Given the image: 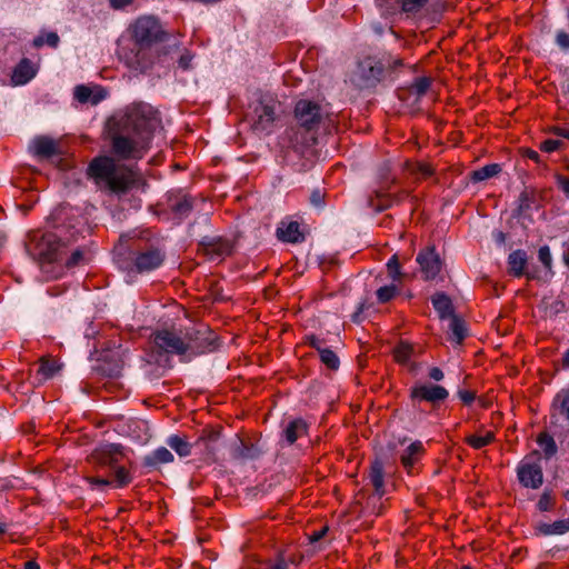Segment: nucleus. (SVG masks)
Masks as SVG:
<instances>
[{
	"instance_id": "obj_1",
	"label": "nucleus",
	"mask_w": 569,
	"mask_h": 569,
	"mask_svg": "<svg viewBox=\"0 0 569 569\" xmlns=\"http://www.w3.org/2000/svg\"><path fill=\"white\" fill-rule=\"evenodd\" d=\"M128 33L129 42L120 47L119 58L128 68L144 72L159 60V44L168 39V32L156 17L141 16L129 26Z\"/></svg>"
},
{
	"instance_id": "obj_2",
	"label": "nucleus",
	"mask_w": 569,
	"mask_h": 569,
	"mask_svg": "<svg viewBox=\"0 0 569 569\" xmlns=\"http://www.w3.org/2000/svg\"><path fill=\"white\" fill-rule=\"evenodd\" d=\"M87 174L99 190L117 196L128 193L140 180L138 170L108 156L93 158Z\"/></svg>"
},
{
	"instance_id": "obj_3",
	"label": "nucleus",
	"mask_w": 569,
	"mask_h": 569,
	"mask_svg": "<svg viewBox=\"0 0 569 569\" xmlns=\"http://www.w3.org/2000/svg\"><path fill=\"white\" fill-rule=\"evenodd\" d=\"M122 246L117 248L118 264L128 274L151 272L160 268L166 260V251L158 244L132 241L127 252Z\"/></svg>"
},
{
	"instance_id": "obj_4",
	"label": "nucleus",
	"mask_w": 569,
	"mask_h": 569,
	"mask_svg": "<svg viewBox=\"0 0 569 569\" xmlns=\"http://www.w3.org/2000/svg\"><path fill=\"white\" fill-rule=\"evenodd\" d=\"M126 459L124 447L119 443H106L97 447L88 456V462L96 471L108 468L113 471V482L117 488H124L132 481L130 469L121 462Z\"/></svg>"
},
{
	"instance_id": "obj_5",
	"label": "nucleus",
	"mask_w": 569,
	"mask_h": 569,
	"mask_svg": "<svg viewBox=\"0 0 569 569\" xmlns=\"http://www.w3.org/2000/svg\"><path fill=\"white\" fill-rule=\"evenodd\" d=\"M30 254L39 262L48 278H57L60 266L57 263L67 254V246L52 232L34 238L28 248Z\"/></svg>"
},
{
	"instance_id": "obj_6",
	"label": "nucleus",
	"mask_w": 569,
	"mask_h": 569,
	"mask_svg": "<svg viewBox=\"0 0 569 569\" xmlns=\"http://www.w3.org/2000/svg\"><path fill=\"white\" fill-rule=\"evenodd\" d=\"M159 124L158 111L144 102H137L127 107L124 117L121 120V126L127 131L139 133L149 139L152 138L153 131Z\"/></svg>"
},
{
	"instance_id": "obj_7",
	"label": "nucleus",
	"mask_w": 569,
	"mask_h": 569,
	"mask_svg": "<svg viewBox=\"0 0 569 569\" xmlns=\"http://www.w3.org/2000/svg\"><path fill=\"white\" fill-rule=\"evenodd\" d=\"M295 118L301 128L312 132L320 128L328 129L333 123L330 112L323 106L306 99L296 103Z\"/></svg>"
},
{
	"instance_id": "obj_8",
	"label": "nucleus",
	"mask_w": 569,
	"mask_h": 569,
	"mask_svg": "<svg viewBox=\"0 0 569 569\" xmlns=\"http://www.w3.org/2000/svg\"><path fill=\"white\" fill-rule=\"evenodd\" d=\"M151 139L139 133L127 131L123 126L111 137V146L113 153L122 159H141L148 149Z\"/></svg>"
},
{
	"instance_id": "obj_9",
	"label": "nucleus",
	"mask_w": 569,
	"mask_h": 569,
	"mask_svg": "<svg viewBox=\"0 0 569 569\" xmlns=\"http://www.w3.org/2000/svg\"><path fill=\"white\" fill-rule=\"evenodd\" d=\"M186 353L202 355L217 348L213 331L204 325H197L183 329Z\"/></svg>"
},
{
	"instance_id": "obj_10",
	"label": "nucleus",
	"mask_w": 569,
	"mask_h": 569,
	"mask_svg": "<svg viewBox=\"0 0 569 569\" xmlns=\"http://www.w3.org/2000/svg\"><path fill=\"white\" fill-rule=\"evenodd\" d=\"M517 477L521 486L538 489L543 483V471L540 465V453L535 450L526 456L517 467Z\"/></svg>"
},
{
	"instance_id": "obj_11",
	"label": "nucleus",
	"mask_w": 569,
	"mask_h": 569,
	"mask_svg": "<svg viewBox=\"0 0 569 569\" xmlns=\"http://www.w3.org/2000/svg\"><path fill=\"white\" fill-rule=\"evenodd\" d=\"M156 351L168 355H186L184 336L182 329H162L152 335Z\"/></svg>"
},
{
	"instance_id": "obj_12",
	"label": "nucleus",
	"mask_w": 569,
	"mask_h": 569,
	"mask_svg": "<svg viewBox=\"0 0 569 569\" xmlns=\"http://www.w3.org/2000/svg\"><path fill=\"white\" fill-rule=\"evenodd\" d=\"M449 396L448 390L439 385L418 383L410 389V402L413 408L420 407L422 402H428L437 408Z\"/></svg>"
},
{
	"instance_id": "obj_13",
	"label": "nucleus",
	"mask_w": 569,
	"mask_h": 569,
	"mask_svg": "<svg viewBox=\"0 0 569 569\" xmlns=\"http://www.w3.org/2000/svg\"><path fill=\"white\" fill-rule=\"evenodd\" d=\"M277 101L272 98L259 100L253 109L252 127L257 131L271 130L276 121Z\"/></svg>"
},
{
	"instance_id": "obj_14",
	"label": "nucleus",
	"mask_w": 569,
	"mask_h": 569,
	"mask_svg": "<svg viewBox=\"0 0 569 569\" xmlns=\"http://www.w3.org/2000/svg\"><path fill=\"white\" fill-rule=\"evenodd\" d=\"M233 246L231 241L221 237H204L199 242V251H201L210 261H222L232 253Z\"/></svg>"
},
{
	"instance_id": "obj_15",
	"label": "nucleus",
	"mask_w": 569,
	"mask_h": 569,
	"mask_svg": "<svg viewBox=\"0 0 569 569\" xmlns=\"http://www.w3.org/2000/svg\"><path fill=\"white\" fill-rule=\"evenodd\" d=\"M416 260L426 280L435 279L441 271L442 261L436 252L435 246H429L420 250Z\"/></svg>"
},
{
	"instance_id": "obj_16",
	"label": "nucleus",
	"mask_w": 569,
	"mask_h": 569,
	"mask_svg": "<svg viewBox=\"0 0 569 569\" xmlns=\"http://www.w3.org/2000/svg\"><path fill=\"white\" fill-rule=\"evenodd\" d=\"M37 74V68L28 58H22L13 68L11 74L12 86H23L33 79Z\"/></svg>"
},
{
	"instance_id": "obj_17",
	"label": "nucleus",
	"mask_w": 569,
	"mask_h": 569,
	"mask_svg": "<svg viewBox=\"0 0 569 569\" xmlns=\"http://www.w3.org/2000/svg\"><path fill=\"white\" fill-rule=\"evenodd\" d=\"M32 149L37 157L43 159H49L60 153L59 142L47 136L34 138Z\"/></svg>"
},
{
	"instance_id": "obj_18",
	"label": "nucleus",
	"mask_w": 569,
	"mask_h": 569,
	"mask_svg": "<svg viewBox=\"0 0 569 569\" xmlns=\"http://www.w3.org/2000/svg\"><path fill=\"white\" fill-rule=\"evenodd\" d=\"M425 455V448L421 441H415L408 446L400 456V462L406 471L411 475L415 466Z\"/></svg>"
},
{
	"instance_id": "obj_19",
	"label": "nucleus",
	"mask_w": 569,
	"mask_h": 569,
	"mask_svg": "<svg viewBox=\"0 0 569 569\" xmlns=\"http://www.w3.org/2000/svg\"><path fill=\"white\" fill-rule=\"evenodd\" d=\"M370 482L375 489V495L370 496V500H380L385 495V471L381 460L376 459L370 467L369 472Z\"/></svg>"
},
{
	"instance_id": "obj_20",
	"label": "nucleus",
	"mask_w": 569,
	"mask_h": 569,
	"mask_svg": "<svg viewBox=\"0 0 569 569\" xmlns=\"http://www.w3.org/2000/svg\"><path fill=\"white\" fill-rule=\"evenodd\" d=\"M277 237L279 240L289 243H299L305 240V233L297 221H282L277 228Z\"/></svg>"
},
{
	"instance_id": "obj_21",
	"label": "nucleus",
	"mask_w": 569,
	"mask_h": 569,
	"mask_svg": "<svg viewBox=\"0 0 569 569\" xmlns=\"http://www.w3.org/2000/svg\"><path fill=\"white\" fill-rule=\"evenodd\" d=\"M550 416L569 421V388L561 389L555 396L550 406Z\"/></svg>"
},
{
	"instance_id": "obj_22",
	"label": "nucleus",
	"mask_w": 569,
	"mask_h": 569,
	"mask_svg": "<svg viewBox=\"0 0 569 569\" xmlns=\"http://www.w3.org/2000/svg\"><path fill=\"white\" fill-rule=\"evenodd\" d=\"M528 262L527 253L523 250H515L508 257V271L513 277H522Z\"/></svg>"
},
{
	"instance_id": "obj_23",
	"label": "nucleus",
	"mask_w": 569,
	"mask_h": 569,
	"mask_svg": "<svg viewBox=\"0 0 569 569\" xmlns=\"http://www.w3.org/2000/svg\"><path fill=\"white\" fill-rule=\"evenodd\" d=\"M536 531L543 536H559L569 531V520H557L553 523L540 522L536 526Z\"/></svg>"
},
{
	"instance_id": "obj_24",
	"label": "nucleus",
	"mask_w": 569,
	"mask_h": 569,
	"mask_svg": "<svg viewBox=\"0 0 569 569\" xmlns=\"http://www.w3.org/2000/svg\"><path fill=\"white\" fill-rule=\"evenodd\" d=\"M407 18H416L428 4V0H393Z\"/></svg>"
},
{
	"instance_id": "obj_25",
	"label": "nucleus",
	"mask_w": 569,
	"mask_h": 569,
	"mask_svg": "<svg viewBox=\"0 0 569 569\" xmlns=\"http://www.w3.org/2000/svg\"><path fill=\"white\" fill-rule=\"evenodd\" d=\"M308 426L302 419L290 421L284 429V438L289 445L295 443L300 437L307 433Z\"/></svg>"
},
{
	"instance_id": "obj_26",
	"label": "nucleus",
	"mask_w": 569,
	"mask_h": 569,
	"mask_svg": "<svg viewBox=\"0 0 569 569\" xmlns=\"http://www.w3.org/2000/svg\"><path fill=\"white\" fill-rule=\"evenodd\" d=\"M501 172V166L498 163L486 164L477 170L470 172V180L473 182L485 181Z\"/></svg>"
},
{
	"instance_id": "obj_27",
	"label": "nucleus",
	"mask_w": 569,
	"mask_h": 569,
	"mask_svg": "<svg viewBox=\"0 0 569 569\" xmlns=\"http://www.w3.org/2000/svg\"><path fill=\"white\" fill-rule=\"evenodd\" d=\"M61 369V365L58 360L51 357H42L40 359V365L38 368V375L42 377V379L47 380L52 378L57 372Z\"/></svg>"
},
{
	"instance_id": "obj_28",
	"label": "nucleus",
	"mask_w": 569,
	"mask_h": 569,
	"mask_svg": "<svg viewBox=\"0 0 569 569\" xmlns=\"http://www.w3.org/2000/svg\"><path fill=\"white\" fill-rule=\"evenodd\" d=\"M173 461V455L164 447L156 449L151 455L144 458V465L156 467L160 463H169Z\"/></svg>"
},
{
	"instance_id": "obj_29",
	"label": "nucleus",
	"mask_w": 569,
	"mask_h": 569,
	"mask_svg": "<svg viewBox=\"0 0 569 569\" xmlns=\"http://www.w3.org/2000/svg\"><path fill=\"white\" fill-rule=\"evenodd\" d=\"M432 305L436 311L439 313L440 318H446L449 316H453V309L451 300L445 293H436L432 299Z\"/></svg>"
},
{
	"instance_id": "obj_30",
	"label": "nucleus",
	"mask_w": 569,
	"mask_h": 569,
	"mask_svg": "<svg viewBox=\"0 0 569 569\" xmlns=\"http://www.w3.org/2000/svg\"><path fill=\"white\" fill-rule=\"evenodd\" d=\"M450 340L457 345H461L467 336V328L463 320L457 316H452L450 320Z\"/></svg>"
},
{
	"instance_id": "obj_31",
	"label": "nucleus",
	"mask_w": 569,
	"mask_h": 569,
	"mask_svg": "<svg viewBox=\"0 0 569 569\" xmlns=\"http://www.w3.org/2000/svg\"><path fill=\"white\" fill-rule=\"evenodd\" d=\"M432 83L430 77H419L408 87V93L416 97V101H419L429 90Z\"/></svg>"
},
{
	"instance_id": "obj_32",
	"label": "nucleus",
	"mask_w": 569,
	"mask_h": 569,
	"mask_svg": "<svg viewBox=\"0 0 569 569\" xmlns=\"http://www.w3.org/2000/svg\"><path fill=\"white\" fill-rule=\"evenodd\" d=\"M495 441V433L492 431H486L485 435H470L466 437L465 442L472 449L479 450L486 446L491 445Z\"/></svg>"
},
{
	"instance_id": "obj_33",
	"label": "nucleus",
	"mask_w": 569,
	"mask_h": 569,
	"mask_svg": "<svg viewBox=\"0 0 569 569\" xmlns=\"http://www.w3.org/2000/svg\"><path fill=\"white\" fill-rule=\"evenodd\" d=\"M538 445L542 448L543 455L547 459L551 458L557 452V445L552 436L548 432H540L537 437Z\"/></svg>"
},
{
	"instance_id": "obj_34",
	"label": "nucleus",
	"mask_w": 569,
	"mask_h": 569,
	"mask_svg": "<svg viewBox=\"0 0 569 569\" xmlns=\"http://www.w3.org/2000/svg\"><path fill=\"white\" fill-rule=\"evenodd\" d=\"M167 442L180 457H188L191 453L192 446L186 438L174 435L171 436Z\"/></svg>"
},
{
	"instance_id": "obj_35",
	"label": "nucleus",
	"mask_w": 569,
	"mask_h": 569,
	"mask_svg": "<svg viewBox=\"0 0 569 569\" xmlns=\"http://www.w3.org/2000/svg\"><path fill=\"white\" fill-rule=\"evenodd\" d=\"M170 208L180 217L187 216L192 209V201L187 196L174 198L171 200Z\"/></svg>"
},
{
	"instance_id": "obj_36",
	"label": "nucleus",
	"mask_w": 569,
	"mask_h": 569,
	"mask_svg": "<svg viewBox=\"0 0 569 569\" xmlns=\"http://www.w3.org/2000/svg\"><path fill=\"white\" fill-rule=\"evenodd\" d=\"M556 506V495L551 489H545L537 502V509L540 512L553 510Z\"/></svg>"
},
{
	"instance_id": "obj_37",
	"label": "nucleus",
	"mask_w": 569,
	"mask_h": 569,
	"mask_svg": "<svg viewBox=\"0 0 569 569\" xmlns=\"http://www.w3.org/2000/svg\"><path fill=\"white\" fill-rule=\"evenodd\" d=\"M413 352V348L408 342H400L395 349H393V358L400 365H406Z\"/></svg>"
},
{
	"instance_id": "obj_38",
	"label": "nucleus",
	"mask_w": 569,
	"mask_h": 569,
	"mask_svg": "<svg viewBox=\"0 0 569 569\" xmlns=\"http://www.w3.org/2000/svg\"><path fill=\"white\" fill-rule=\"evenodd\" d=\"M408 169L417 179H427L435 172L430 164L423 162L408 163Z\"/></svg>"
},
{
	"instance_id": "obj_39",
	"label": "nucleus",
	"mask_w": 569,
	"mask_h": 569,
	"mask_svg": "<svg viewBox=\"0 0 569 569\" xmlns=\"http://www.w3.org/2000/svg\"><path fill=\"white\" fill-rule=\"evenodd\" d=\"M321 362L330 370H337L340 366L338 356L329 348H323L319 352Z\"/></svg>"
},
{
	"instance_id": "obj_40",
	"label": "nucleus",
	"mask_w": 569,
	"mask_h": 569,
	"mask_svg": "<svg viewBox=\"0 0 569 569\" xmlns=\"http://www.w3.org/2000/svg\"><path fill=\"white\" fill-rule=\"evenodd\" d=\"M60 38L57 32H47L36 37L32 41L34 48H41L43 44H48L51 48H57Z\"/></svg>"
},
{
	"instance_id": "obj_41",
	"label": "nucleus",
	"mask_w": 569,
	"mask_h": 569,
	"mask_svg": "<svg viewBox=\"0 0 569 569\" xmlns=\"http://www.w3.org/2000/svg\"><path fill=\"white\" fill-rule=\"evenodd\" d=\"M399 292V287L396 283L383 286L376 292L377 299L380 303L389 302Z\"/></svg>"
},
{
	"instance_id": "obj_42",
	"label": "nucleus",
	"mask_w": 569,
	"mask_h": 569,
	"mask_svg": "<svg viewBox=\"0 0 569 569\" xmlns=\"http://www.w3.org/2000/svg\"><path fill=\"white\" fill-rule=\"evenodd\" d=\"M387 270H388L389 277L395 282H399V283L401 282L405 274L400 270V263H399L398 257L396 254H393L389 259V261L387 263Z\"/></svg>"
},
{
	"instance_id": "obj_43",
	"label": "nucleus",
	"mask_w": 569,
	"mask_h": 569,
	"mask_svg": "<svg viewBox=\"0 0 569 569\" xmlns=\"http://www.w3.org/2000/svg\"><path fill=\"white\" fill-rule=\"evenodd\" d=\"M74 98L81 102L86 103L88 101H91L93 104L99 102V98H92V90L87 86H77L74 88Z\"/></svg>"
},
{
	"instance_id": "obj_44",
	"label": "nucleus",
	"mask_w": 569,
	"mask_h": 569,
	"mask_svg": "<svg viewBox=\"0 0 569 569\" xmlns=\"http://www.w3.org/2000/svg\"><path fill=\"white\" fill-rule=\"evenodd\" d=\"M84 480L91 486L92 489H104L111 485L114 486L113 479L110 478L86 476Z\"/></svg>"
},
{
	"instance_id": "obj_45",
	"label": "nucleus",
	"mask_w": 569,
	"mask_h": 569,
	"mask_svg": "<svg viewBox=\"0 0 569 569\" xmlns=\"http://www.w3.org/2000/svg\"><path fill=\"white\" fill-rule=\"evenodd\" d=\"M538 259L545 266L546 269L550 270L552 266V258L548 246H542L538 251Z\"/></svg>"
},
{
	"instance_id": "obj_46",
	"label": "nucleus",
	"mask_w": 569,
	"mask_h": 569,
	"mask_svg": "<svg viewBox=\"0 0 569 569\" xmlns=\"http://www.w3.org/2000/svg\"><path fill=\"white\" fill-rule=\"evenodd\" d=\"M563 146L561 140L547 139L540 143V150L547 153L553 152Z\"/></svg>"
},
{
	"instance_id": "obj_47",
	"label": "nucleus",
	"mask_w": 569,
	"mask_h": 569,
	"mask_svg": "<svg viewBox=\"0 0 569 569\" xmlns=\"http://www.w3.org/2000/svg\"><path fill=\"white\" fill-rule=\"evenodd\" d=\"M84 260V252L82 249H76L71 252L70 257L66 261L67 267H76Z\"/></svg>"
},
{
	"instance_id": "obj_48",
	"label": "nucleus",
	"mask_w": 569,
	"mask_h": 569,
	"mask_svg": "<svg viewBox=\"0 0 569 569\" xmlns=\"http://www.w3.org/2000/svg\"><path fill=\"white\" fill-rule=\"evenodd\" d=\"M326 192L322 189H315L310 194V202L315 207H322L325 204Z\"/></svg>"
},
{
	"instance_id": "obj_49",
	"label": "nucleus",
	"mask_w": 569,
	"mask_h": 569,
	"mask_svg": "<svg viewBox=\"0 0 569 569\" xmlns=\"http://www.w3.org/2000/svg\"><path fill=\"white\" fill-rule=\"evenodd\" d=\"M519 210H529L532 203V196L528 191H522L519 196Z\"/></svg>"
},
{
	"instance_id": "obj_50",
	"label": "nucleus",
	"mask_w": 569,
	"mask_h": 569,
	"mask_svg": "<svg viewBox=\"0 0 569 569\" xmlns=\"http://www.w3.org/2000/svg\"><path fill=\"white\" fill-rule=\"evenodd\" d=\"M368 503H372V508L370 510H368V513H372V515H376V516H380L382 515L383 512V502L380 500H370L368 498ZM369 509V505H367L366 509H362L363 512H366V510Z\"/></svg>"
},
{
	"instance_id": "obj_51",
	"label": "nucleus",
	"mask_w": 569,
	"mask_h": 569,
	"mask_svg": "<svg viewBox=\"0 0 569 569\" xmlns=\"http://www.w3.org/2000/svg\"><path fill=\"white\" fill-rule=\"evenodd\" d=\"M458 397L463 402V405H471L476 399V392L471 390H459Z\"/></svg>"
},
{
	"instance_id": "obj_52",
	"label": "nucleus",
	"mask_w": 569,
	"mask_h": 569,
	"mask_svg": "<svg viewBox=\"0 0 569 569\" xmlns=\"http://www.w3.org/2000/svg\"><path fill=\"white\" fill-rule=\"evenodd\" d=\"M556 181L559 189L569 198V177L557 174Z\"/></svg>"
},
{
	"instance_id": "obj_53",
	"label": "nucleus",
	"mask_w": 569,
	"mask_h": 569,
	"mask_svg": "<svg viewBox=\"0 0 569 569\" xmlns=\"http://www.w3.org/2000/svg\"><path fill=\"white\" fill-rule=\"evenodd\" d=\"M306 342L310 347L315 348L318 352H320L321 349L326 348L323 340L319 339L318 337H316L313 335L306 337Z\"/></svg>"
},
{
	"instance_id": "obj_54",
	"label": "nucleus",
	"mask_w": 569,
	"mask_h": 569,
	"mask_svg": "<svg viewBox=\"0 0 569 569\" xmlns=\"http://www.w3.org/2000/svg\"><path fill=\"white\" fill-rule=\"evenodd\" d=\"M520 153L523 158L530 159L536 163H540V156L536 150H532L530 148H522L520 150Z\"/></svg>"
},
{
	"instance_id": "obj_55",
	"label": "nucleus",
	"mask_w": 569,
	"mask_h": 569,
	"mask_svg": "<svg viewBox=\"0 0 569 569\" xmlns=\"http://www.w3.org/2000/svg\"><path fill=\"white\" fill-rule=\"evenodd\" d=\"M556 42L562 49L569 48V34L565 31H559L556 37Z\"/></svg>"
},
{
	"instance_id": "obj_56",
	"label": "nucleus",
	"mask_w": 569,
	"mask_h": 569,
	"mask_svg": "<svg viewBox=\"0 0 569 569\" xmlns=\"http://www.w3.org/2000/svg\"><path fill=\"white\" fill-rule=\"evenodd\" d=\"M428 377L435 381H441L445 377L443 371L438 367H432L429 372Z\"/></svg>"
},
{
	"instance_id": "obj_57",
	"label": "nucleus",
	"mask_w": 569,
	"mask_h": 569,
	"mask_svg": "<svg viewBox=\"0 0 569 569\" xmlns=\"http://www.w3.org/2000/svg\"><path fill=\"white\" fill-rule=\"evenodd\" d=\"M134 0H109L111 8L116 10L130 6Z\"/></svg>"
},
{
	"instance_id": "obj_58",
	"label": "nucleus",
	"mask_w": 569,
	"mask_h": 569,
	"mask_svg": "<svg viewBox=\"0 0 569 569\" xmlns=\"http://www.w3.org/2000/svg\"><path fill=\"white\" fill-rule=\"evenodd\" d=\"M551 132L569 140V128L553 127Z\"/></svg>"
},
{
	"instance_id": "obj_59",
	"label": "nucleus",
	"mask_w": 569,
	"mask_h": 569,
	"mask_svg": "<svg viewBox=\"0 0 569 569\" xmlns=\"http://www.w3.org/2000/svg\"><path fill=\"white\" fill-rule=\"evenodd\" d=\"M328 531V527H323L322 529L318 530V531H315L311 536H310V540L312 542H316V541H319L321 540L326 533Z\"/></svg>"
},
{
	"instance_id": "obj_60",
	"label": "nucleus",
	"mask_w": 569,
	"mask_h": 569,
	"mask_svg": "<svg viewBox=\"0 0 569 569\" xmlns=\"http://www.w3.org/2000/svg\"><path fill=\"white\" fill-rule=\"evenodd\" d=\"M369 71H370V77H372L375 79H379L382 73V69L378 66H370Z\"/></svg>"
},
{
	"instance_id": "obj_61",
	"label": "nucleus",
	"mask_w": 569,
	"mask_h": 569,
	"mask_svg": "<svg viewBox=\"0 0 569 569\" xmlns=\"http://www.w3.org/2000/svg\"><path fill=\"white\" fill-rule=\"evenodd\" d=\"M561 365H562V368L569 369V349L563 352L562 359H561Z\"/></svg>"
},
{
	"instance_id": "obj_62",
	"label": "nucleus",
	"mask_w": 569,
	"mask_h": 569,
	"mask_svg": "<svg viewBox=\"0 0 569 569\" xmlns=\"http://www.w3.org/2000/svg\"><path fill=\"white\" fill-rule=\"evenodd\" d=\"M189 62H190V59L186 56H182L179 60V64L180 67H182L183 69H188L189 68Z\"/></svg>"
},
{
	"instance_id": "obj_63",
	"label": "nucleus",
	"mask_w": 569,
	"mask_h": 569,
	"mask_svg": "<svg viewBox=\"0 0 569 569\" xmlns=\"http://www.w3.org/2000/svg\"><path fill=\"white\" fill-rule=\"evenodd\" d=\"M23 569H40V567L36 561L30 560V561L24 562Z\"/></svg>"
},
{
	"instance_id": "obj_64",
	"label": "nucleus",
	"mask_w": 569,
	"mask_h": 569,
	"mask_svg": "<svg viewBox=\"0 0 569 569\" xmlns=\"http://www.w3.org/2000/svg\"><path fill=\"white\" fill-rule=\"evenodd\" d=\"M218 437H219L218 432L211 431V432H209L208 439L210 441H216L218 439Z\"/></svg>"
}]
</instances>
